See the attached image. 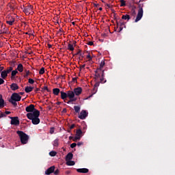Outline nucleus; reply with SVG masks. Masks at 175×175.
I'll return each mask as SVG.
<instances>
[{
	"label": "nucleus",
	"instance_id": "obj_37",
	"mask_svg": "<svg viewBox=\"0 0 175 175\" xmlns=\"http://www.w3.org/2000/svg\"><path fill=\"white\" fill-rule=\"evenodd\" d=\"M49 155H50L51 157H55V155H57V152H55V151H51V152H49Z\"/></svg>",
	"mask_w": 175,
	"mask_h": 175
},
{
	"label": "nucleus",
	"instance_id": "obj_8",
	"mask_svg": "<svg viewBox=\"0 0 175 175\" xmlns=\"http://www.w3.org/2000/svg\"><path fill=\"white\" fill-rule=\"evenodd\" d=\"M87 117H88V112L85 110H82L78 116L80 120H85Z\"/></svg>",
	"mask_w": 175,
	"mask_h": 175
},
{
	"label": "nucleus",
	"instance_id": "obj_19",
	"mask_svg": "<svg viewBox=\"0 0 175 175\" xmlns=\"http://www.w3.org/2000/svg\"><path fill=\"white\" fill-rule=\"evenodd\" d=\"M71 159H73V154L72 152H69L66 156V162L68 161H71Z\"/></svg>",
	"mask_w": 175,
	"mask_h": 175
},
{
	"label": "nucleus",
	"instance_id": "obj_49",
	"mask_svg": "<svg viewBox=\"0 0 175 175\" xmlns=\"http://www.w3.org/2000/svg\"><path fill=\"white\" fill-rule=\"evenodd\" d=\"M3 117H6V114L1 112L0 113V118H3Z\"/></svg>",
	"mask_w": 175,
	"mask_h": 175
},
{
	"label": "nucleus",
	"instance_id": "obj_3",
	"mask_svg": "<svg viewBox=\"0 0 175 175\" xmlns=\"http://www.w3.org/2000/svg\"><path fill=\"white\" fill-rule=\"evenodd\" d=\"M23 12L25 13L27 16H29L31 14V12L33 10V6L32 5H28L27 6H25L22 8Z\"/></svg>",
	"mask_w": 175,
	"mask_h": 175
},
{
	"label": "nucleus",
	"instance_id": "obj_9",
	"mask_svg": "<svg viewBox=\"0 0 175 175\" xmlns=\"http://www.w3.org/2000/svg\"><path fill=\"white\" fill-rule=\"evenodd\" d=\"M25 110H26L27 113H33V111H35V110H38V109H35V105L31 104V105L27 106L25 108Z\"/></svg>",
	"mask_w": 175,
	"mask_h": 175
},
{
	"label": "nucleus",
	"instance_id": "obj_64",
	"mask_svg": "<svg viewBox=\"0 0 175 175\" xmlns=\"http://www.w3.org/2000/svg\"><path fill=\"white\" fill-rule=\"evenodd\" d=\"M58 32H59H59H64V29H62V28H60V29H59Z\"/></svg>",
	"mask_w": 175,
	"mask_h": 175
},
{
	"label": "nucleus",
	"instance_id": "obj_61",
	"mask_svg": "<svg viewBox=\"0 0 175 175\" xmlns=\"http://www.w3.org/2000/svg\"><path fill=\"white\" fill-rule=\"evenodd\" d=\"M80 68L81 69H84L85 68V64H83Z\"/></svg>",
	"mask_w": 175,
	"mask_h": 175
},
{
	"label": "nucleus",
	"instance_id": "obj_48",
	"mask_svg": "<svg viewBox=\"0 0 175 175\" xmlns=\"http://www.w3.org/2000/svg\"><path fill=\"white\" fill-rule=\"evenodd\" d=\"M100 77H105V70H103V72H100Z\"/></svg>",
	"mask_w": 175,
	"mask_h": 175
},
{
	"label": "nucleus",
	"instance_id": "obj_6",
	"mask_svg": "<svg viewBox=\"0 0 175 175\" xmlns=\"http://www.w3.org/2000/svg\"><path fill=\"white\" fill-rule=\"evenodd\" d=\"M16 21V18L10 15H8L6 17V23L8 25H13L14 22Z\"/></svg>",
	"mask_w": 175,
	"mask_h": 175
},
{
	"label": "nucleus",
	"instance_id": "obj_4",
	"mask_svg": "<svg viewBox=\"0 0 175 175\" xmlns=\"http://www.w3.org/2000/svg\"><path fill=\"white\" fill-rule=\"evenodd\" d=\"M9 118H10L11 120V122H10L11 125H15L16 126H18V125H20V120H18V116H15V117L9 116Z\"/></svg>",
	"mask_w": 175,
	"mask_h": 175
},
{
	"label": "nucleus",
	"instance_id": "obj_29",
	"mask_svg": "<svg viewBox=\"0 0 175 175\" xmlns=\"http://www.w3.org/2000/svg\"><path fill=\"white\" fill-rule=\"evenodd\" d=\"M66 165H68V166H75V161H73L68 160V161L66 162Z\"/></svg>",
	"mask_w": 175,
	"mask_h": 175
},
{
	"label": "nucleus",
	"instance_id": "obj_1",
	"mask_svg": "<svg viewBox=\"0 0 175 175\" xmlns=\"http://www.w3.org/2000/svg\"><path fill=\"white\" fill-rule=\"evenodd\" d=\"M40 116V111H39V110H35L33 113H28L26 115L28 120H31L33 125H38L40 123V119L39 118Z\"/></svg>",
	"mask_w": 175,
	"mask_h": 175
},
{
	"label": "nucleus",
	"instance_id": "obj_45",
	"mask_svg": "<svg viewBox=\"0 0 175 175\" xmlns=\"http://www.w3.org/2000/svg\"><path fill=\"white\" fill-rule=\"evenodd\" d=\"M76 146H77V144L72 143V144H70V148H75V147H76Z\"/></svg>",
	"mask_w": 175,
	"mask_h": 175
},
{
	"label": "nucleus",
	"instance_id": "obj_32",
	"mask_svg": "<svg viewBox=\"0 0 175 175\" xmlns=\"http://www.w3.org/2000/svg\"><path fill=\"white\" fill-rule=\"evenodd\" d=\"M74 55H80L81 58H84V53H81V50H79V51L75 53Z\"/></svg>",
	"mask_w": 175,
	"mask_h": 175
},
{
	"label": "nucleus",
	"instance_id": "obj_53",
	"mask_svg": "<svg viewBox=\"0 0 175 175\" xmlns=\"http://www.w3.org/2000/svg\"><path fill=\"white\" fill-rule=\"evenodd\" d=\"M59 173V170H56L55 172H54V174L55 175H57Z\"/></svg>",
	"mask_w": 175,
	"mask_h": 175
},
{
	"label": "nucleus",
	"instance_id": "obj_18",
	"mask_svg": "<svg viewBox=\"0 0 175 175\" xmlns=\"http://www.w3.org/2000/svg\"><path fill=\"white\" fill-rule=\"evenodd\" d=\"M25 91L27 92V94H29V92H32V91H33V87L26 86L25 88Z\"/></svg>",
	"mask_w": 175,
	"mask_h": 175
},
{
	"label": "nucleus",
	"instance_id": "obj_12",
	"mask_svg": "<svg viewBox=\"0 0 175 175\" xmlns=\"http://www.w3.org/2000/svg\"><path fill=\"white\" fill-rule=\"evenodd\" d=\"M54 170H55V166H51L45 171V174L50 175L51 173H54Z\"/></svg>",
	"mask_w": 175,
	"mask_h": 175
},
{
	"label": "nucleus",
	"instance_id": "obj_20",
	"mask_svg": "<svg viewBox=\"0 0 175 175\" xmlns=\"http://www.w3.org/2000/svg\"><path fill=\"white\" fill-rule=\"evenodd\" d=\"M59 92H61L59 88L53 89V94H54L56 96H58V95H59Z\"/></svg>",
	"mask_w": 175,
	"mask_h": 175
},
{
	"label": "nucleus",
	"instance_id": "obj_11",
	"mask_svg": "<svg viewBox=\"0 0 175 175\" xmlns=\"http://www.w3.org/2000/svg\"><path fill=\"white\" fill-rule=\"evenodd\" d=\"M103 68H100V67L97 68L95 71V77L96 79H99L100 77V72H103Z\"/></svg>",
	"mask_w": 175,
	"mask_h": 175
},
{
	"label": "nucleus",
	"instance_id": "obj_56",
	"mask_svg": "<svg viewBox=\"0 0 175 175\" xmlns=\"http://www.w3.org/2000/svg\"><path fill=\"white\" fill-rule=\"evenodd\" d=\"M12 112L9 111H6L4 113L5 114V116H8L9 114H10Z\"/></svg>",
	"mask_w": 175,
	"mask_h": 175
},
{
	"label": "nucleus",
	"instance_id": "obj_30",
	"mask_svg": "<svg viewBox=\"0 0 175 175\" xmlns=\"http://www.w3.org/2000/svg\"><path fill=\"white\" fill-rule=\"evenodd\" d=\"M10 103H12L14 107H17V101L14 100L10 99L9 100Z\"/></svg>",
	"mask_w": 175,
	"mask_h": 175
},
{
	"label": "nucleus",
	"instance_id": "obj_16",
	"mask_svg": "<svg viewBox=\"0 0 175 175\" xmlns=\"http://www.w3.org/2000/svg\"><path fill=\"white\" fill-rule=\"evenodd\" d=\"M10 88L12 91H16V90H18L19 87L18 85H17V83H12L10 85Z\"/></svg>",
	"mask_w": 175,
	"mask_h": 175
},
{
	"label": "nucleus",
	"instance_id": "obj_42",
	"mask_svg": "<svg viewBox=\"0 0 175 175\" xmlns=\"http://www.w3.org/2000/svg\"><path fill=\"white\" fill-rule=\"evenodd\" d=\"M80 139H81L80 137L76 135L73 139V142H77V140H80Z\"/></svg>",
	"mask_w": 175,
	"mask_h": 175
},
{
	"label": "nucleus",
	"instance_id": "obj_23",
	"mask_svg": "<svg viewBox=\"0 0 175 175\" xmlns=\"http://www.w3.org/2000/svg\"><path fill=\"white\" fill-rule=\"evenodd\" d=\"M1 79H5L8 76V72L5 70L2 71L1 73Z\"/></svg>",
	"mask_w": 175,
	"mask_h": 175
},
{
	"label": "nucleus",
	"instance_id": "obj_57",
	"mask_svg": "<svg viewBox=\"0 0 175 175\" xmlns=\"http://www.w3.org/2000/svg\"><path fill=\"white\" fill-rule=\"evenodd\" d=\"M39 91H40V88H36L35 90H34V92H39Z\"/></svg>",
	"mask_w": 175,
	"mask_h": 175
},
{
	"label": "nucleus",
	"instance_id": "obj_21",
	"mask_svg": "<svg viewBox=\"0 0 175 175\" xmlns=\"http://www.w3.org/2000/svg\"><path fill=\"white\" fill-rule=\"evenodd\" d=\"M0 107H5V100L2 98L1 94H0Z\"/></svg>",
	"mask_w": 175,
	"mask_h": 175
},
{
	"label": "nucleus",
	"instance_id": "obj_59",
	"mask_svg": "<svg viewBox=\"0 0 175 175\" xmlns=\"http://www.w3.org/2000/svg\"><path fill=\"white\" fill-rule=\"evenodd\" d=\"M75 124H72L70 126V129H73L75 128Z\"/></svg>",
	"mask_w": 175,
	"mask_h": 175
},
{
	"label": "nucleus",
	"instance_id": "obj_58",
	"mask_svg": "<svg viewBox=\"0 0 175 175\" xmlns=\"http://www.w3.org/2000/svg\"><path fill=\"white\" fill-rule=\"evenodd\" d=\"M105 6H107V8H108L109 9H110V8H111V5H110V4H107V3H105Z\"/></svg>",
	"mask_w": 175,
	"mask_h": 175
},
{
	"label": "nucleus",
	"instance_id": "obj_50",
	"mask_svg": "<svg viewBox=\"0 0 175 175\" xmlns=\"http://www.w3.org/2000/svg\"><path fill=\"white\" fill-rule=\"evenodd\" d=\"M5 83V81L3 80V79L0 78V85H2V84H3Z\"/></svg>",
	"mask_w": 175,
	"mask_h": 175
},
{
	"label": "nucleus",
	"instance_id": "obj_44",
	"mask_svg": "<svg viewBox=\"0 0 175 175\" xmlns=\"http://www.w3.org/2000/svg\"><path fill=\"white\" fill-rule=\"evenodd\" d=\"M42 90H43L44 91H47V92H50V90H49V88H47V86H44V87L42 88Z\"/></svg>",
	"mask_w": 175,
	"mask_h": 175
},
{
	"label": "nucleus",
	"instance_id": "obj_24",
	"mask_svg": "<svg viewBox=\"0 0 175 175\" xmlns=\"http://www.w3.org/2000/svg\"><path fill=\"white\" fill-rule=\"evenodd\" d=\"M17 70L22 72L24 70V66L21 64H19L17 66Z\"/></svg>",
	"mask_w": 175,
	"mask_h": 175
},
{
	"label": "nucleus",
	"instance_id": "obj_40",
	"mask_svg": "<svg viewBox=\"0 0 175 175\" xmlns=\"http://www.w3.org/2000/svg\"><path fill=\"white\" fill-rule=\"evenodd\" d=\"M39 74H40V75H44V67H42V68L40 70Z\"/></svg>",
	"mask_w": 175,
	"mask_h": 175
},
{
	"label": "nucleus",
	"instance_id": "obj_31",
	"mask_svg": "<svg viewBox=\"0 0 175 175\" xmlns=\"http://www.w3.org/2000/svg\"><path fill=\"white\" fill-rule=\"evenodd\" d=\"M76 100H77V98L74 97L72 98H70V100H68L67 102L65 101V102H66V103H68V105H69L70 103H72V102H76Z\"/></svg>",
	"mask_w": 175,
	"mask_h": 175
},
{
	"label": "nucleus",
	"instance_id": "obj_63",
	"mask_svg": "<svg viewBox=\"0 0 175 175\" xmlns=\"http://www.w3.org/2000/svg\"><path fill=\"white\" fill-rule=\"evenodd\" d=\"M77 43V42H76V41H74V42H73L72 44H73V46H74V47L76 46Z\"/></svg>",
	"mask_w": 175,
	"mask_h": 175
},
{
	"label": "nucleus",
	"instance_id": "obj_17",
	"mask_svg": "<svg viewBox=\"0 0 175 175\" xmlns=\"http://www.w3.org/2000/svg\"><path fill=\"white\" fill-rule=\"evenodd\" d=\"M61 94V98L63 99V100H66V98H68V93L64 92H60Z\"/></svg>",
	"mask_w": 175,
	"mask_h": 175
},
{
	"label": "nucleus",
	"instance_id": "obj_27",
	"mask_svg": "<svg viewBox=\"0 0 175 175\" xmlns=\"http://www.w3.org/2000/svg\"><path fill=\"white\" fill-rule=\"evenodd\" d=\"M122 20H126L127 21H129V20H131V16L128 14L122 15Z\"/></svg>",
	"mask_w": 175,
	"mask_h": 175
},
{
	"label": "nucleus",
	"instance_id": "obj_41",
	"mask_svg": "<svg viewBox=\"0 0 175 175\" xmlns=\"http://www.w3.org/2000/svg\"><path fill=\"white\" fill-rule=\"evenodd\" d=\"M26 74L24 75L25 79H27V77H28V76H29V70H25Z\"/></svg>",
	"mask_w": 175,
	"mask_h": 175
},
{
	"label": "nucleus",
	"instance_id": "obj_54",
	"mask_svg": "<svg viewBox=\"0 0 175 175\" xmlns=\"http://www.w3.org/2000/svg\"><path fill=\"white\" fill-rule=\"evenodd\" d=\"M83 142H78L77 146H78V147H80L81 146H83Z\"/></svg>",
	"mask_w": 175,
	"mask_h": 175
},
{
	"label": "nucleus",
	"instance_id": "obj_2",
	"mask_svg": "<svg viewBox=\"0 0 175 175\" xmlns=\"http://www.w3.org/2000/svg\"><path fill=\"white\" fill-rule=\"evenodd\" d=\"M16 133L17 135H18L21 139V143H22V144H27V143H28V140L29 139V136H28V135L24 133V131H17Z\"/></svg>",
	"mask_w": 175,
	"mask_h": 175
},
{
	"label": "nucleus",
	"instance_id": "obj_7",
	"mask_svg": "<svg viewBox=\"0 0 175 175\" xmlns=\"http://www.w3.org/2000/svg\"><path fill=\"white\" fill-rule=\"evenodd\" d=\"M12 100H16V102H20L21 100V96L18 95V93H13L10 97Z\"/></svg>",
	"mask_w": 175,
	"mask_h": 175
},
{
	"label": "nucleus",
	"instance_id": "obj_28",
	"mask_svg": "<svg viewBox=\"0 0 175 175\" xmlns=\"http://www.w3.org/2000/svg\"><path fill=\"white\" fill-rule=\"evenodd\" d=\"M59 139H55L54 141H53V147H58V146H59Z\"/></svg>",
	"mask_w": 175,
	"mask_h": 175
},
{
	"label": "nucleus",
	"instance_id": "obj_52",
	"mask_svg": "<svg viewBox=\"0 0 175 175\" xmlns=\"http://www.w3.org/2000/svg\"><path fill=\"white\" fill-rule=\"evenodd\" d=\"M88 46H94V42L92 41H90L88 42Z\"/></svg>",
	"mask_w": 175,
	"mask_h": 175
},
{
	"label": "nucleus",
	"instance_id": "obj_35",
	"mask_svg": "<svg viewBox=\"0 0 175 175\" xmlns=\"http://www.w3.org/2000/svg\"><path fill=\"white\" fill-rule=\"evenodd\" d=\"M105 60H102L98 68L103 69V67L105 66Z\"/></svg>",
	"mask_w": 175,
	"mask_h": 175
},
{
	"label": "nucleus",
	"instance_id": "obj_25",
	"mask_svg": "<svg viewBox=\"0 0 175 175\" xmlns=\"http://www.w3.org/2000/svg\"><path fill=\"white\" fill-rule=\"evenodd\" d=\"M83 135V131L81 129H77L76 132V136H78L79 137L81 138V136Z\"/></svg>",
	"mask_w": 175,
	"mask_h": 175
},
{
	"label": "nucleus",
	"instance_id": "obj_33",
	"mask_svg": "<svg viewBox=\"0 0 175 175\" xmlns=\"http://www.w3.org/2000/svg\"><path fill=\"white\" fill-rule=\"evenodd\" d=\"M74 110L77 113H80V107L79 106H74Z\"/></svg>",
	"mask_w": 175,
	"mask_h": 175
},
{
	"label": "nucleus",
	"instance_id": "obj_62",
	"mask_svg": "<svg viewBox=\"0 0 175 175\" xmlns=\"http://www.w3.org/2000/svg\"><path fill=\"white\" fill-rule=\"evenodd\" d=\"M66 108H64L62 110V113H66Z\"/></svg>",
	"mask_w": 175,
	"mask_h": 175
},
{
	"label": "nucleus",
	"instance_id": "obj_14",
	"mask_svg": "<svg viewBox=\"0 0 175 175\" xmlns=\"http://www.w3.org/2000/svg\"><path fill=\"white\" fill-rule=\"evenodd\" d=\"M67 98H69V99L75 98V92L68 90L67 92Z\"/></svg>",
	"mask_w": 175,
	"mask_h": 175
},
{
	"label": "nucleus",
	"instance_id": "obj_5",
	"mask_svg": "<svg viewBox=\"0 0 175 175\" xmlns=\"http://www.w3.org/2000/svg\"><path fill=\"white\" fill-rule=\"evenodd\" d=\"M143 17V7L139 6L138 13L137 15V17L135 20V23H137L138 21H140L142 20V18Z\"/></svg>",
	"mask_w": 175,
	"mask_h": 175
},
{
	"label": "nucleus",
	"instance_id": "obj_36",
	"mask_svg": "<svg viewBox=\"0 0 175 175\" xmlns=\"http://www.w3.org/2000/svg\"><path fill=\"white\" fill-rule=\"evenodd\" d=\"M100 83H102V84H105V83H106V80H105V77H100Z\"/></svg>",
	"mask_w": 175,
	"mask_h": 175
},
{
	"label": "nucleus",
	"instance_id": "obj_55",
	"mask_svg": "<svg viewBox=\"0 0 175 175\" xmlns=\"http://www.w3.org/2000/svg\"><path fill=\"white\" fill-rule=\"evenodd\" d=\"M94 87H96V88H98V87H99V82H97L94 84Z\"/></svg>",
	"mask_w": 175,
	"mask_h": 175
},
{
	"label": "nucleus",
	"instance_id": "obj_34",
	"mask_svg": "<svg viewBox=\"0 0 175 175\" xmlns=\"http://www.w3.org/2000/svg\"><path fill=\"white\" fill-rule=\"evenodd\" d=\"M124 6H126V3L125 0H120V7L122 8Z\"/></svg>",
	"mask_w": 175,
	"mask_h": 175
},
{
	"label": "nucleus",
	"instance_id": "obj_13",
	"mask_svg": "<svg viewBox=\"0 0 175 175\" xmlns=\"http://www.w3.org/2000/svg\"><path fill=\"white\" fill-rule=\"evenodd\" d=\"M83 92V89L81 88H76L74 89V94L77 95V96H79Z\"/></svg>",
	"mask_w": 175,
	"mask_h": 175
},
{
	"label": "nucleus",
	"instance_id": "obj_15",
	"mask_svg": "<svg viewBox=\"0 0 175 175\" xmlns=\"http://www.w3.org/2000/svg\"><path fill=\"white\" fill-rule=\"evenodd\" d=\"M78 173H88L89 170L88 168H78L77 169Z\"/></svg>",
	"mask_w": 175,
	"mask_h": 175
},
{
	"label": "nucleus",
	"instance_id": "obj_10",
	"mask_svg": "<svg viewBox=\"0 0 175 175\" xmlns=\"http://www.w3.org/2000/svg\"><path fill=\"white\" fill-rule=\"evenodd\" d=\"M118 25L120 27L119 32H121L122 29H124V27L125 28V23L122 21V19H120L119 21L116 22Z\"/></svg>",
	"mask_w": 175,
	"mask_h": 175
},
{
	"label": "nucleus",
	"instance_id": "obj_22",
	"mask_svg": "<svg viewBox=\"0 0 175 175\" xmlns=\"http://www.w3.org/2000/svg\"><path fill=\"white\" fill-rule=\"evenodd\" d=\"M67 50H69V51H74L75 46H73V44H68L67 46Z\"/></svg>",
	"mask_w": 175,
	"mask_h": 175
},
{
	"label": "nucleus",
	"instance_id": "obj_60",
	"mask_svg": "<svg viewBox=\"0 0 175 175\" xmlns=\"http://www.w3.org/2000/svg\"><path fill=\"white\" fill-rule=\"evenodd\" d=\"M3 69H4L3 66H0V73L3 70Z\"/></svg>",
	"mask_w": 175,
	"mask_h": 175
},
{
	"label": "nucleus",
	"instance_id": "obj_38",
	"mask_svg": "<svg viewBox=\"0 0 175 175\" xmlns=\"http://www.w3.org/2000/svg\"><path fill=\"white\" fill-rule=\"evenodd\" d=\"M13 70V67H9L7 70H5L7 74L8 75V73H10V72H12Z\"/></svg>",
	"mask_w": 175,
	"mask_h": 175
},
{
	"label": "nucleus",
	"instance_id": "obj_43",
	"mask_svg": "<svg viewBox=\"0 0 175 175\" xmlns=\"http://www.w3.org/2000/svg\"><path fill=\"white\" fill-rule=\"evenodd\" d=\"M28 83H29V84H33V83H35V81L33 79L29 78L28 80Z\"/></svg>",
	"mask_w": 175,
	"mask_h": 175
},
{
	"label": "nucleus",
	"instance_id": "obj_47",
	"mask_svg": "<svg viewBox=\"0 0 175 175\" xmlns=\"http://www.w3.org/2000/svg\"><path fill=\"white\" fill-rule=\"evenodd\" d=\"M88 58V61H91L92 59V57H91V55L88 54L86 57Z\"/></svg>",
	"mask_w": 175,
	"mask_h": 175
},
{
	"label": "nucleus",
	"instance_id": "obj_26",
	"mask_svg": "<svg viewBox=\"0 0 175 175\" xmlns=\"http://www.w3.org/2000/svg\"><path fill=\"white\" fill-rule=\"evenodd\" d=\"M18 73L17 70H12L11 74V79L13 80L14 79V76H16Z\"/></svg>",
	"mask_w": 175,
	"mask_h": 175
},
{
	"label": "nucleus",
	"instance_id": "obj_46",
	"mask_svg": "<svg viewBox=\"0 0 175 175\" xmlns=\"http://www.w3.org/2000/svg\"><path fill=\"white\" fill-rule=\"evenodd\" d=\"M98 91V88L96 87H94V89H93V94H96V92Z\"/></svg>",
	"mask_w": 175,
	"mask_h": 175
},
{
	"label": "nucleus",
	"instance_id": "obj_51",
	"mask_svg": "<svg viewBox=\"0 0 175 175\" xmlns=\"http://www.w3.org/2000/svg\"><path fill=\"white\" fill-rule=\"evenodd\" d=\"M50 133H51V135H53V133H54V127L51 128Z\"/></svg>",
	"mask_w": 175,
	"mask_h": 175
},
{
	"label": "nucleus",
	"instance_id": "obj_39",
	"mask_svg": "<svg viewBox=\"0 0 175 175\" xmlns=\"http://www.w3.org/2000/svg\"><path fill=\"white\" fill-rule=\"evenodd\" d=\"M135 9H136V7H132L131 8V12L133 16L136 14V11L135 10Z\"/></svg>",
	"mask_w": 175,
	"mask_h": 175
}]
</instances>
